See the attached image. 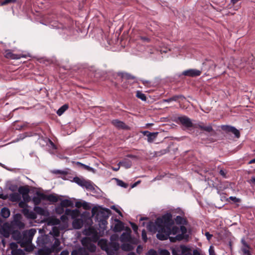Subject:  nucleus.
Returning <instances> with one entry per match:
<instances>
[{
	"label": "nucleus",
	"mask_w": 255,
	"mask_h": 255,
	"mask_svg": "<svg viewBox=\"0 0 255 255\" xmlns=\"http://www.w3.org/2000/svg\"><path fill=\"white\" fill-rule=\"evenodd\" d=\"M9 199L11 202H18L21 199V196L18 193H12L9 195Z\"/></svg>",
	"instance_id": "nucleus-22"
},
{
	"label": "nucleus",
	"mask_w": 255,
	"mask_h": 255,
	"mask_svg": "<svg viewBox=\"0 0 255 255\" xmlns=\"http://www.w3.org/2000/svg\"><path fill=\"white\" fill-rule=\"evenodd\" d=\"M242 243L243 244V245H244V247L243 248H247V247H249V246L247 244V243L244 241V239H242Z\"/></svg>",
	"instance_id": "nucleus-61"
},
{
	"label": "nucleus",
	"mask_w": 255,
	"mask_h": 255,
	"mask_svg": "<svg viewBox=\"0 0 255 255\" xmlns=\"http://www.w3.org/2000/svg\"><path fill=\"white\" fill-rule=\"evenodd\" d=\"M193 255H201V254L197 250H194L193 251Z\"/></svg>",
	"instance_id": "nucleus-60"
},
{
	"label": "nucleus",
	"mask_w": 255,
	"mask_h": 255,
	"mask_svg": "<svg viewBox=\"0 0 255 255\" xmlns=\"http://www.w3.org/2000/svg\"><path fill=\"white\" fill-rule=\"evenodd\" d=\"M82 207H83V208L86 210H88L90 209V206L89 204L85 201H84L82 203Z\"/></svg>",
	"instance_id": "nucleus-43"
},
{
	"label": "nucleus",
	"mask_w": 255,
	"mask_h": 255,
	"mask_svg": "<svg viewBox=\"0 0 255 255\" xmlns=\"http://www.w3.org/2000/svg\"><path fill=\"white\" fill-rule=\"evenodd\" d=\"M117 184L121 187H124L125 188H127L128 187V184L125 183L124 181L120 179H117Z\"/></svg>",
	"instance_id": "nucleus-38"
},
{
	"label": "nucleus",
	"mask_w": 255,
	"mask_h": 255,
	"mask_svg": "<svg viewBox=\"0 0 255 255\" xmlns=\"http://www.w3.org/2000/svg\"><path fill=\"white\" fill-rule=\"evenodd\" d=\"M79 252L80 255H90L85 249H80Z\"/></svg>",
	"instance_id": "nucleus-48"
},
{
	"label": "nucleus",
	"mask_w": 255,
	"mask_h": 255,
	"mask_svg": "<svg viewBox=\"0 0 255 255\" xmlns=\"http://www.w3.org/2000/svg\"><path fill=\"white\" fill-rule=\"evenodd\" d=\"M35 212L38 213L39 215H45V210L43 209L42 208L38 206H36L34 207V209Z\"/></svg>",
	"instance_id": "nucleus-33"
},
{
	"label": "nucleus",
	"mask_w": 255,
	"mask_h": 255,
	"mask_svg": "<svg viewBox=\"0 0 255 255\" xmlns=\"http://www.w3.org/2000/svg\"><path fill=\"white\" fill-rule=\"evenodd\" d=\"M73 181L78 185L85 188L87 190L90 191H94L95 190L94 185L89 180H86L83 178L75 177L73 178Z\"/></svg>",
	"instance_id": "nucleus-4"
},
{
	"label": "nucleus",
	"mask_w": 255,
	"mask_h": 255,
	"mask_svg": "<svg viewBox=\"0 0 255 255\" xmlns=\"http://www.w3.org/2000/svg\"><path fill=\"white\" fill-rule=\"evenodd\" d=\"M253 163H255V158L251 160L249 162V164H253Z\"/></svg>",
	"instance_id": "nucleus-64"
},
{
	"label": "nucleus",
	"mask_w": 255,
	"mask_h": 255,
	"mask_svg": "<svg viewBox=\"0 0 255 255\" xmlns=\"http://www.w3.org/2000/svg\"><path fill=\"white\" fill-rule=\"evenodd\" d=\"M177 224L183 225L186 222L185 220L180 216H177L175 219Z\"/></svg>",
	"instance_id": "nucleus-32"
},
{
	"label": "nucleus",
	"mask_w": 255,
	"mask_h": 255,
	"mask_svg": "<svg viewBox=\"0 0 255 255\" xmlns=\"http://www.w3.org/2000/svg\"><path fill=\"white\" fill-rule=\"evenodd\" d=\"M53 172L54 173H55V174H62V175H65L67 172L65 171H62V170H54L53 171Z\"/></svg>",
	"instance_id": "nucleus-47"
},
{
	"label": "nucleus",
	"mask_w": 255,
	"mask_h": 255,
	"mask_svg": "<svg viewBox=\"0 0 255 255\" xmlns=\"http://www.w3.org/2000/svg\"><path fill=\"white\" fill-rule=\"evenodd\" d=\"M119 165L126 169L130 168L132 165L131 161L128 159H125L119 162Z\"/></svg>",
	"instance_id": "nucleus-26"
},
{
	"label": "nucleus",
	"mask_w": 255,
	"mask_h": 255,
	"mask_svg": "<svg viewBox=\"0 0 255 255\" xmlns=\"http://www.w3.org/2000/svg\"><path fill=\"white\" fill-rule=\"evenodd\" d=\"M77 164H78V165H81L84 169L88 170H91L92 169V168H91V167H90V166H89L88 165H86L85 164H84L83 163H80L79 162H77Z\"/></svg>",
	"instance_id": "nucleus-44"
},
{
	"label": "nucleus",
	"mask_w": 255,
	"mask_h": 255,
	"mask_svg": "<svg viewBox=\"0 0 255 255\" xmlns=\"http://www.w3.org/2000/svg\"><path fill=\"white\" fill-rule=\"evenodd\" d=\"M67 216H68L65 214L64 215H63L61 216L60 219L62 222H65L68 220Z\"/></svg>",
	"instance_id": "nucleus-50"
},
{
	"label": "nucleus",
	"mask_w": 255,
	"mask_h": 255,
	"mask_svg": "<svg viewBox=\"0 0 255 255\" xmlns=\"http://www.w3.org/2000/svg\"><path fill=\"white\" fill-rule=\"evenodd\" d=\"M136 96L137 98L140 99L142 101H143V94L139 91L136 92Z\"/></svg>",
	"instance_id": "nucleus-45"
},
{
	"label": "nucleus",
	"mask_w": 255,
	"mask_h": 255,
	"mask_svg": "<svg viewBox=\"0 0 255 255\" xmlns=\"http://www.w3.org/2000/svg\"><path fill=\"white\" fill-rule=\"evenodd\" d=\"M173 224L171 214L166 213L157 218L154 223L149 222L147 228L151 232H157L156 237L160 241L169 239L170 242H175L183 240L187 233L186 228L182 225L179 229L177 226H173Z\"/></svg>",
	"instance_id": "nucleus-1"
},
{
	"label": "nucleus",
	"mask_w": 255,
	"mask_h": 255,
	"mask_svg": "<svg viewBox=\"0 0 255 255\" xmlns=\"http://www.w3.org/2000/svg\"><path fill=\"white\" fill-rule=\"evenodd\" d=\"M242 251L245 255H252L250 251H249V247L243 248Z\"/></svg>",
	"instance_id": "nucleus-41"
},
{
	"label": "nucleus",
	"mask_w": 255,
	"mask_h": 255,
	"mask_svg": "<svg viewBox=\"0 0 255 255\" xmlns=\"http://www.w3.org/2000/svg\"><path fill=\"white\" fill-rule=\"evenodd\" d=\"M36 233V229L33 228L23 231L22 232L21 244L22 245H28L30 244L32 242L33 237Z\"/></svg>",
	"instance_id": "nucleus-2"
},
{
	"label": "nucleus",
	"mask_w": 255,
	"mask_h": 255,
	"mask_svg": "<svg viewBox=\"0 0 255 255\" xmlns=\"http://www.w3.org/2000/svg\"><path fill=\"white\" fill-rule=\"evenodd\" d=\"M68 108V105L64 104L57 111V114L60 116H61Z\"/></svg>",
	"instance_id": "nucleus-30"
},
{
	"label": "nucleus",
	"mask_w": 255,
	"mask_h": 255,
	"mask_svg": "<svg viewBox=\"0 0 255 255\" xmlns=\"http://www.w3.org/2000/svg\"><path fill=\"white\" fill-rule=\"evenodd\" d=\"M209 255H216L214 248L212 246H210L209 249Z\"/></svg>",
	"instance_id": "nucleus-51"
},
{
	"label": "nucleus",
	"mask_w": 255,
	"mask_h": 255,
	"mask_svg": "<svg viewBox=\"0 0 255 255\" xmlns=\"http://www.w3.org/2000/svg\"><path fill=\"white\" fill-rule=\"evenodd\" d=\"M65 214L71 217L72 219L75 220L80 216V212L77 209L71 210L66 209L65 210Z\"/></svg>",
	"instance_id": "nucleus-15"
},
{
	"label": "nucleus",
	"mask_w": 255,
	"mask_h": 255,
	"mask_svg": "<svg viewBox=\"0 0 255 255\" xmlns=\"http://www.w3.org/2000/svg\"><path fill=\"white\" fill-rule=\"evenodd\" d=\"M47 225L50 226L57 225L60 223L59 219L55 217H50L47 220Z\"/></svg>",
	"instance_id": "nucleus-23"
},
{
	"label": "nucleus",
	"mask_w": 255,
	"mask_h": 255,
	"mask_svg": "<svg viewBox=\"0 0 255 255\" xmlns=\"http://www.w3.org/2000/svg\"><path fill=\"white\" fill-rule=\"evenodd\" d=\"M60 205L62 207H67L72 206L73 203L71 200L65 199L61 202Z\"/></svg>",
	"instance_id": "nucleus-29"
},
{
	"label": "nucleus",
	"mask_w": 255,
	"mask_h": 255,
	"mask_svg": "<svg viewBox=\"0 0 255 255\" xmlns=\"http://www.w3.org/2000/svg\"><path fill=\"white\" fill-rule=\"evenodd\" d=\"M111 208H112V209H114V210H115V211H116V212L117 213H118L120 216H122V214L121 212L119 209H118L117 208H116V207H115V206H112Z\"/></svg>",
	"instance_id": "nucleus-54"
},
{
	"label": "nucleus",
	"mask_w": 255,
	"mask_h": 255,
	"mask_svg": "<svg viewBox=\"0 0 255 255\" xmlns=\"http://www.w3.org/2000/svg\"><path fill=\"white\" fill-rule=\"evenodd\" d=\"M50 234L54 237H57L60 235V231L57 227H53L52 229V231L50 232Z\"/></svg>",
	"instance_id": "nucleus-31"
},
{
	"label": "nucleus",
	"mask_w": 255,
	"mask_h": 255,
	"mask_svg": "<svg viewBox=\"0 0 255 255\" xmlns=\"http://www.w3.org/2000/svg\"><path fill=\"white\" fill-rule=\"evenodd\" d=\"M71 255H80L79 251L74 250L72 252Z\"/></svg>",
	"instance_id": "nucleus-57"
},
{
	"label": "nucleus",
	"mask_w": 255,
	"mask_h": 255,
	"mask_svg": "<svg viewBox=\"0 0 255 255\" xmlns=\"http://www.w3.org/2000/svg\"><path fill=\"white\" fill-rule=\"evenodd\" d=\"M61 242L58 239L54 238V242L50 248L46 249L47 253L50 254L53 252L58 253L62 249L60 246Z\"/></svg>",
	"instance_id": "nucleus-8"
},
{
	"label": "nucleus",
	"mask_w": 255,
	"mask_h": 255,
	"mask_svg": "<svg viewBox=\"0 0 255 255\" xmlns=\"http://www.w3.org/2000/svg\"><path fill=\"white\" fill-rule=\"evenodd\" d=\"M60 255H69V252L67 250H64L61 252Z\"/></svg>",
	"instance_id": "nucleus-59"
},
{
	"label": "nucleus",
	"mask_w": 255,
	"mask_h": 255,
	"mask_svg": "<svg viewBox=\"0 0 255 255\" xmlns=\"http://www.w3.org/2000/svg\"><path fill=\"white\" fill-rule=\"evenodd\" d=\"M16 0H4L1 2L0 5H4L9 3H13L16 2Z\"/></svg>",
	"instance_id": "nucleus-39"
},
{
	"label": "nucleus",
	"mask_w": 255,
	"mask_h": 255,
	"mask_svg": "<svg viewBox=\"0 0 255 255\" xmlns=\"http://www.w3.org/2000/svg\"><path fill=\"white\" fill-rule=\"evenodd\" d=\"M11 234L14 240L17 241L18 243H21L22 237V233L21 234L19 231L16 230L13 231Z\"/></svg>",
	"instance_id": "nucleus-20"
},
{
	"label": "nucleus",
	"mask_w": 255,
	"mask_h": 255,
	"mask_svg": "<svg viewBox=\"0 0 255 255\" xmlns=\"http://www.w3.org/2000/svg\"><path fill=\"white\" fill-rule=\"evenodd\" d=\"M195 128H198L201 129L206 131L208 132H211L213 131V129L211 125L204 126L202 123H199L197 124H196L195 126Z\"/></svg>",
	"instance_id": "nucleus-16"
},
{
	"label": "nucleus",
	"mask_w": 255,
	"mask_h": 255,
	"mask_svg": "<svg viewBox=\"0 0 255 255\" xmlns=\"http://www.w3.org/2000/svg\"><path fill=\"white\" fill-rule=\"evenodd\" d=\"M130 224L132 230H133L135 234H137V231H138L137 226L133 223L130 222Z\"/></svg>",
	"instance_id": "nucleus-42"
},
{
	"label": "nucleus",
	"mask_w": 255,
	"mask_h": 255,
	"mask_svg": "<svg viewBox=\"0 0 255 255\" xmlns=\"http://www.w3.org/2000/svg\"><path fill=\"white\" fill-rule=\"evenodd\" d=\"M229 199L233 201L235 203L239 202L240 201V199L239 198H236V197L234 196H231L230 197Z\"/></svg>",
	"instance_id": "nucleus-49"
},
{
	"label": "nucleus",
	"mask_w": 255,
	"mask_h": 255,
	"mask_svg": "<svg viewBox=\"0 0 255 255\" xmlns=\"http://www.w3.org/2000/svg\"><path fill=\"white\" fill-rule=\"evenodd\" d=\"M221 128L227 133H232L234 134L235 136L237 138H239L240 136L239 130L234 127L229 125H222Z\"/></svg>",
	"instance_id": "nucleus-7"
},
{
	"label": "nucleus",
	"mask_w": 255,
	"mask_h": 255,
	"mask_svg": "<svg viewBox=\"0 0 255 255\" xmlns=\"http://www.w3.org/2000/svg\"><path fill=\"white\" fill-rule=\"evenodd\" d=\"M205 236L206 237L207 239L209 241L211 239V238L213 237V235L210 234L209 232H206L205 233Z\"/></svg>",
	"instance_id": "nucleus-53"
},
{
	"label": "nucleus",
	"mask_w": 255,
	"mask_h": 255,
	"mask_svg": "<svg viewBox=\"0 0 255 255\" xmlns=\"http://www.w3.org/2000/svg\"><path fill=\"white\" fill-rule=\"evenodd\" d=\"M177 120L180 124L186 128H190L193 127V123L190 118L186 116L179 117Z\"/></svg>",
	"instance_id": "nucleus-9"
},
{
	"label": "nucleus",
	"mask_w": 255,
	"mask_h": 255,
	"mask_svg": "<svg viewBox=\"0 0 255 255\" xmlns=\"http://www.w3.org/2000/svg\"><path fill=\"white\" fill-rule=\"evenodd\" d=\"M112 123L114 126L119 129H126L128 128V127L124 122L118 120H113Z\"/></svg>",
	"instance_id": "nucleus-18"
},
{
	"label": "nucleus",
	"mask_w": 255,
	"mask_h": 255,
	"mask_svg": "<svg viewBox=\"0 0 255 255\" xmlns=\"http://www.w3.org/2000/svg\"><path fill=\"white\" fill-rule=\"evenodd\" d=\"M219 173L223 177H226V173L223 170H220Z\"/></svg>",
	"instance_id": "nucleus-62"
},
{
	"label": "nucleus",
	"mask_w": 255,
	"mask_h": 255,
	"mask_svg": "<svg viewBox=\"0 0 255 255\" xmlns=\"http://www.w3.org/2000/svg\"><path fill=\"white\" fill-rule=\"evenodd\" d=\"M171 101H177L178 99H181L182 100L185 99L184 96L182 95H175L170 98Z\"/></svg>",
	"instance_id": "nucleus-35"
},
{
	"label": "nucleus",
	"mask_w": 255,
	"mask_h": 255,
	"mask_svg": "<svg viewBox=\"0 0 255 255\" xmlns=\"http://www.w3.org/2000/svg\"><path fill=\"white\" fill-rule=\"evenodd\" d=\"M82 245L89 252L94 253L96 250V246L92 243L91 240L89 238H84L81 240Z\"/></svg>",
	"instance_id": "nucleus-6"
},
{
	"label": "nucleus",
	"mask_w": 255,
	"mask_h": 255,
	"mask_svg": "<svg viewBox=\"0 0 255 255\" xmlns=\"http://www.w3.org/2000/svg\"><path fill=\"white\" fill-rule=\"evenodd\" d=\"M18 193L22 194L23 196L27 195L29 192V189L24 186H20L18 189Z\"/></svg>",
	"instance_id": "nucleus-28"
},
{
	"label": "nucleus",
	"mask_w": 255,
	"mask_h": 255,
	"mask_svg": "<svg viewBox=\"0 0 255 255\" xmlns=\"http://www.w3.org/2000/svg\"><path fill=\"white\" fill-rule=\"evenodd\" d=\"M5 56L7 58H11L12 59H19L24 57L23 55L12 53L10 50H7L6 51Z\"/></svg>",
	"instance_id": "nucleus-19"
},
{
	"label": "nucleus",
	"mask_w": 255,
	"mask_h": 255,
	"mask_svg": "<svg viewBox=\"0 0 255 255\" xmlns=\"http://www.w3.org/2000/svg\"><path fill=\"white\" fill-rule=\"evenodd\" d=\"M131 240L130 233L128 232L123 233L120 237V240L122 242H129Z\"/></svg>",
	"instance_id": "nucleus-25"
},
{
	"label": "nucleus",
	"mask_w": 255,
	"mask_h": 255,
	"mask_svg": "<svg viewBox=\"0 0 255 255\" xmlns=\"http://www.w3.org/2000/svg\"><path fill=\"white\" fill-rule=\"evenodd\" d=\"M119 249V245L116 242L109 243V250L107 252L108 255H114Z\"/></svg>",
	"instance_id": "nucleus-12"
},
{
	"label": "nucleus",
	"mask_w": 255,
	"mask_h": 255,
	"mask_svg": "<svg viewBox=\"0 0 255 255\" xmlns=\"http://www.w3.org/2000/svg\"><path fill=\"white\" fill-rule=\"evenodd\" d=\"M82 203L83 202H80V201H77L75 203V206L76 207H77V208H80V207H82Z\"/></svg>",
	"instance_id": "nucleus-55"
},
{
	"label": "nucleus",
	"mask_w": 255,
	"mask_h": 255,
	"mask_svg": "<svg viewBox=\"0 0 255 255\" xmlns=\"http://www.w3.org/2000/svg\"><path fill=\"white\" fill-rule=\"evenodd\" d=\"M27 136L26 133L19 134L17 138L14 139V142H17L25 138Z\"/></svg>",
	"instance_id": "nucleus-37"
},
{
	"label": "nucleus",
	"mask_w": 255,
	"mask_h": 255,
	"mask_svg": "<svg viewBox=\"0 0 255 255\" xmlns=\"http://www.w3.org/2000/svg\"><path fill=\"white\" fill-rule=\"evenodd\" d=\"M43 200H46L52 203H56L58 201V197L55 194L46 195L43 193H38Z\"/></svg>",
	"instance_id": "nucleus-10"
},
{
	"label": "nucleus",
	"mask_w": 255,
	"mask_h": 255,
	"mask_svg": "<svg viewBox=\"0 0 255 255\" xmlns=\"http://www.w3.org/2000/svg\"><path fill=\"white\" fill-rule=\"evenodd\" d=\"M160 255H170V253L166 250H162L159 252Z\"/></svg>",
	"instance_id": "nucleus-46"
},
{
	"label": "nucleus",
	"mask_w": 255,
	"mask_h": 255,
	"mask_svg": "<svg viewBox=\"0 0 255 255\" xmlns=\"http://www.w3.org/2000/svg\"><path fill=\"white\" fill-rule=\"evenodd\" d=\"M121 248L123 251H130L134 248L133 245L129 243H124L122 245Z\"/></svg>",
	"instance_id": "nucleus-27"
},
{
	"label": "nucleus",
	"mask_w": 255,
	"mask_h": 255,
	"mask_svg": "<svg viewBox=\"0 0 255 255\" xmlns=\"http://www.w3.org/2000/svg\"><path fill=\"white\" fill-rule=\"evenodd\" d=\"M141 182L140 180H138L136 181V182L134 183L131 185V188H133L135 187H136L138 184H139Z\"/></svg>",
	"instance_id": "nucleus-56"
},
{
	"label": "nucleus",
	"mask_w": 255,
	"mask_h": 255,
	"mask_svg": "<svg viewBox=\"0 0 255 255\" xmlns=\"http://www.w3.org/2000/svg\"><path fill=\"white\" fill-rule=\"evenodd\" d=\"M18 206L20 208H24L26 206V204L24 201H20Z\"/></svg>",
	"instance_id": "nucleus-52"
},
{
	"label": "nucleus",
	"mask_w": 255,
	"mask_h": 255,
	"mask_svg": "<svg viewBox=\"0 0 255 255\" xmlns=\"http://www.w3.org/2000/svg\"><path fill=\"white\" fill-rule=\"evenodd\" d=\"M83 225V220L81 219H75L72 222V226L75 229H81Z\"/></svg>",
	"instance_id": "nucleus-21"
},
{
	"label": "nucleus",
	"mask_w": 255,
	"mask_h": 255,
	"mask_svg": "<svg viewBox=\"0 0 255 255\" xmlns=\"http://www.w3.org/2000/svg\"><path fill=\"white\" fill-rule=\"evenodd\" d=\"M22 216L19 213L14 214L12 216V220L10 222L11 228L17 229H22L24 228L25 225L21 221Z\"/></svg>",
	"instance_id": "nucleus-5"
},
{
	"label": "nucleus",
	"mask_w": 255,
	"mask_h": 255,
	"mask_svg": "<svg viewBox=\"0 0 255 255\" xmlns=\"http://www.w3.org/2000/svg\"><path fill=\"white\" fill-rule=\"evenodd\" d=\"M11 227L8 224H4L0 229L1 234L5 238L9 237L10 234Z\"/></svg>",
	"instance_id": "nucleus-14"
},
{
	"label": "nucleus",
	"mask_w": 255,
	"mask_h": 255,
	"mask_svg": "<svg viewBox=\"0 0 255 255\" xmlns=\"http://www.w3.org/2000/svg\"><path fill=\"white\" fill-rule=\"evenodd\" d=\"M10 212L9 209L7 207H3L0 211L1 216L5 219L8 218L10 216Z\"/></svg>",
	"instance_id": "nucleus-24"
},
{
	"label": "nucleus",
	"mask_w": 255,
	"mask_h": 255,
	"mask_svg": "<svg viewBox=\"0 0 255 255\" xmlns=\"http://www.w3.org/2000/svg\"><path fill=\"white\" fill-rule=\"evenodd\" d=\"M136 49H137L138 53H136V54L137 55H139L140 53H142V51L143 50V46L142 44H139L137 45L136 46Z\"/></svg>",
	"instance_id": "nucleus-40"
},
{
	"label": "nucleus",
	"mask_w": 255,
	"mask_h": 255,
	"mask_svg": "<svg viewBox=\"0 0 255 255\" xmlns=\"http://www.w3.org/2000/svg\"><path fill=\"white\" fill-rule=\"evenodd\" d=\"M201 74V71L194 69H188L184 71L182 73V74L184 76L192 77L199 76Z\"/></svg>",
	"instance_id": "nucleus-11"
},
{
	"label": "nucleus",
	"mask_w": 255,
	"mask_h": 255,
	"mask_svg": "<svg viewBox=\"0 0 255 255\" xmlns=\"http://www.w3.org/2000/svg\"><path fill=\"white\" fill-rule=\"evenodd\" d=\"M38 193H37V196H34L32 199L35 205L39 204L41 202V200H43L42 198H41V197L38 195Z\"/></svg>",
	"instance_id": "nucleus-34"
},
{
	"label": "nucleus",
	"mask_w": 255,
	"mask_h": 255,
	"mask_svg": "<svg viewBox=\"0 0 255 255\" xmlns=\"http://www.w3.org/2000/svg\"><path fill=\"white\" fill-rule=\"evenodd\" d=\"M98 245L102 250L105 251L107 253L109 250V243L107 240L101 239L99 241Z\"/></svg>",
	"instance_id": "nucleus-17"
},
{
	"label": "nucleus",
	"mask_w": 255,
	"mask_h": 255,
	"mask_svg": "<svg viewBox=\"0 0 255 255\" xmlns=\"http://www.w3.org/2000/svg\"><path fill=\"white\" fill-rule=\"evenodd\" d=\"M158 132H150L144 130V136H146L149 143L153 142L156 138Z\"/></svg>",
	"instance_id": "nucleus-13"
},
{
	"label": "nucleus",
	"mask_w": 255,
	"mask_h": 255,
	"mask_svg": "<svg viewBox=\"0 0 255 255\" xmlns=\"http://www.w3.org/2000/svg\"><path fill=\"white\" fill-rule=\"evenodd\" d=\"M120 166H121V165H119V163L117 165V167H112V169L114 170V171H117L119 170L120 168Z\"/></svg>",
	"instance_id": "nucleus-58"
},
{
	"label": "nucleus",
	"mask_w": 255,
	"mask_h": 255,
	"mask_svg": "<svg viewBox=\"0 0 255 255\" xmlns=\"http://www.w3.org/2000/svg\"><path fill=\"white\" fill-rule=\"evenodd\" d=\"M251 182L255 184V176H253L251 179Z\"/></svg>",
	"instance_id": "nucleus-63"
},
{
	"label": "nucleus",
	"mask_w": 255,
	"mask_h": 255,
	"mask_svg": "<svg viewBox=\"0 0 255 255\" xmlns=\"http://www.w3.org/2000/svg\"><path fill=\"white\" fill-rule=\"evenodd\" d=\"M171 250L172 255H192L190 249L184 245L175 246Z\"/></svg>",
	"instance_id": "nucleus-3"
},
{
	"label": "nucleus",
	"mask_w": 255,
	"mask_h": 255,
	"mask_svg": "<svg viewBox=\"0 0 255 255\" xmlns=\"http://www.w3.org/2000/svg\"><path fill=\"white\" fill-rule=\"evenodd\" d=\"M122 77L124 79H126L127 80H134V77L128 73H123L122 75Z\"/></svg>",
	"instance_id": "nucleus-36"
}]
</instances>
